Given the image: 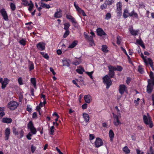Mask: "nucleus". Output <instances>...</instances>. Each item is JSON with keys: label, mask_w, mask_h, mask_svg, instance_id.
<instances>
[{"label": "nucleus", "mask_w": 154, "mask_h": 154, "mask_svg": "<svg viewBox=\"0 0 154 154\" xmlns=\"http://www.w3.org/2000/svg\"><path fill=\"white\" fill-rule=\"evenodd\" d=\"M109 72L108 75H105L103 78V83L106 85V88L108 89L111 85L112 82L110 79L113 77L115 75V72L113 66L109 65L108 66Z\"/></svg>", "instance_id": "obj_1"}, {"label": "nucleus", "mask_w": 154, "mask_h": 154, "mask_svg": "<svg viewBox=\"0 0 154 154\" xmlns=\"http://www.w3.org/2000/svg\"><path fill=\"white\" fill-rule=\"evenodd\" d=\"M114 118L113 123L117 127L119 126L121 124V122L119 119L121 118V116L120 113H118L117 115H116L113 113Z\"/></svg>", "instance_id": "obj_2"}, {"label": "nucleus", "mask_w": 154, "mask_h": 154, "mask_svg": "<svg viewBox=\"0 0 154 154\" xmlns=\"http://www.w3.org/2000/svg\"><path fill=\"white\" fill-rule=\"evenodd\" d=\"M143 121L145 123L146 125H149V127L152 128L153 127V124L149 113L147 114V116L143 115Z\"/></svg>", "instance_id": "obj_3"}, {"label": "nucleus", "mask_w": 154, "mask_h": 154, "mask_svg": "<svg viewBox=\"0 0 154 154\" xmlns=\"http://www.w3.org/2000/svg\"><path fill=\"white\" fill-rule=\"evenodd\" d=\"M28 129H29L30 132L33 134H36L37 132L36 129L35 128L33 124L32 121H29L27 124Z\"/></svg>", "instance_id": "obj_4"}, {"label": "nucleus", "mask_w": 154, "mask_h": 154, "mask_svg": "<svg viewBox=\"0 0 154 154\" xmlns=\"http://www.w3.org/2000/svg\"><path fill=\"white\" fill-rule=\"evenodd\" d=\"M148 84L147 86L146 91L148 94H150L153 89V87L154 85V84H153L152 83L150 82V79L148 80Z\"/></svg>", "instance_id": "obj_5"}, {"label": "nucleus", "mask_w": 154, "mask_h": 154, "mask_svg": "<svg viewBox=\"0 0 154 154\" xmlns=\"http://www.w3.org/2000/svg\"><path fill=\"white\" fill-rule=\"evenodd\" d=\"M74 6L78 12L80 14H82L83 16H86V14L84 11L81 9L76 4V2L74 3Z\"/></svg>", "instance_id": "obj_6"}, {"label": "nucleus", "mask_w": 154, "mask_h": 154, "mask_svg": "<svg viewBox=\"0 0 154 154\" xmlns=\"http://www.w3.org/2000/svg\"><path fill=\"white\" fill-rule=\"evenodd\" d=\"M0 13L5 20L7 21L8 20L7 14L4 8H2L1 9Z\"/></svg>", "instance_id": "obj_7"}, {"label": "nucleus", "mask_w": 154, "mask_h": 154, "mask_svg": "<svg viewBox=\"0 0 154 154\" xmlns=\"http://www.w3.org/2000/svg\"><path fill=\"white\" fill-rule=\"evenodd\" d=\"M95 144L96 147H98L103 145V143L101 139L97 138L95 142Z\"/></svg>", "instance_id": "obj_8"}, {"label": "nucleus", "mask_w": 154, "mask_h": 154, "mask_svg": "<svg viewBox=\"0 0 154 154\" xmlns=\"http://www.w3.org/2000/svg\"><path fill=\"white\" fill-rule=\"evenodd\" d=\"M36 47L39 50H43L45 49V44L44 43L39 42L37 45Z\"/></svg>", "instance_id": "obj_9"}, {"label": "nucleus", "mask_w": 154, "mask_h": 154, "mask_svg": "<svg viewBox=\"0 0 154 154\" xmlns=\"http://www.w3.org/2000/svg\"><path fill=\"white\" fill-rule=\"evenodd\" d=\"M10 129L9 128H7L5 130V140H7L10 134Z\"/></svg>", "instance_id": "obj_10"}, {"label": "nucleus", "mask_w": 154, "mask_h": 154, "mask_svg": "<svg viewBox=\"0 0 154 154\" xmlns=\"http://www.w3.org/2000/svg\"><path fill=\"white\" fill-rule=\"evenodd\" d=\"M129 30L131 33L133 35H137L139 30H135L133 29V27L131 26L129 28Z\"/></svg>", "instance_id": "obj_11"}, {"label": "nucleus", "mask_w": 154, "mask_h": 154, "mask_svg": "<svg viewBox=\"0 0 154 154\" xmlns=\"http://www.w3.org/2000/svg\"><path fill=\"white\" fill-rule=\"evenodd\" d=\"M12 120L11 119L7 117L2 118L1 122L3 123H10L12 122Z\"/></svg>", "instance_id": "obj_12"}, {"label": "nucleus", "mask_w": 154, "mask_h": 154, "mask_svg": "<svg viewBox=\"0 0 154 154\" xmlns=\"http://www.w3.org/2000/svg\"><path fill=\"white\" fill-rule=\"evenodd\" d=\"M97 35H98L102 36L103 35H106V33L103 31V30L101 28H98L97 30Z\"/></svg>", "instance_id": "obj_13"}, {"label": "nucleus", "mask_w": 154, "mask_h": 154, "mask_svg": "<svg viewBox=\"0 0 154 154\" xmlns=\"http://www.w3.org/2000/svg\"><path fill=\"white\" fill-rule=\"evenodd\" d=\"M126 87L125 85H120L119 86V92L121 95H122L124 93Z\"/></svg>", "instance_id": "obj_14"}, {"label": "nucleus", "mask_w": 154, "mask_h": 154, "mask_svg": "<svg viewBox=\"0 0 154 154\" xmlns=\"http://www.w3.org/2000/svg\"><path fill=\"white\" fill-rule=\"evenodd\" d=\"M62 11L60 9H59V11H58L57 10V12H55L54 14V17L57 18H59L61 17L62 16Z\"/></svg>", "instance_id": "obj_15"}, {"label": "nucleus", "mask_w": 154, "mask_h": 154, "mask_svg": "<svg viewBox=\"0 0 154 154\" xmlns=\"http://www.w3.org/2000/svg\"><path fill=\"white\" fill-rule=\"evenodd\" d=\"M9 81L8 79L5 78L4 79V80L2 83V89H4L6 85L8 83Z\"/></svg>", "instance_id": "obj_16"}, {"label": "nucleus", "mask_w": 154, "mask_h": 154, "mask_svg": "<svg viewBox=\"0 0 154 154\" xmlns=\"http://www.w3.org/2000/svg\"><path fill=\"white\" fill-rule=\"evenodd\" d=\"M83 117L86 122H88L89 120V117L88 115L86 113H83L82 114Z\"/></svg>", "instance_id": "obj_17"}, {"label": "nucleus", "mask_w": 154, "mask_h": 154, "mask_svg": "<svg viewBox=\"0 0 154 154\" xmlns=\"http://www.w3.org/2000/svg\"><path fill=\"white\" fill-rule=\"evenodd\" d=\"M149 77L150 78V82L151 83H152L153 84H154V74L153 72L152 71H151L149 74Z\"/></svg>", "instance_id": "obj_18"}, {"label": "nucleus", "mask_w": 154, "mask_h": 154, "mask_svg": "<svg viewBox=\"0 0 154 154\" xmlns=\"http://www.w3.org/2000/svg\"><path fill=\"white\" fill-rule=\"evenodd\" d=\"M62 62L63 63V66H69L70 65L69 63L70 61L69 60H63Z\"/></svg>", "instance_id": "obj_19"}, {"label": "nucleus", "mask_w": 154, "mask_h": 154, "mask_svg": "<svg viewBox=\"0 0 154 154\" xmlns=\"http://www.w3.org/2000/svg\"><path fill=\"white\" fill-rule=\"evenodd\" d=\"M79 68L76 69V71L79 74H82L83 73V72H85V70L81 66H79Z\"/></svg>", "instance_id": "obj_20"}, {"label": "nucleus", "mask_w": 154, "mask_h": 154, "mask_svg": "<svg viewBox=\"0 0 154 154\" xmlns=\"http://www.w3.org/2000/svg\"><path fill=\"white\" fill-rule=\"evenodd\" d=\"M114 134L112 130H110L109 131V136L111 141H112L113 140V139L114 137Z\"/></svg>", "instance_id": "obj_21"}, {"label": "nucleus", "mask_w": 154, "mask_h": 154, "mask_svg": "<svg viewBox=\"0 0 154 154\" xmlns=\"http://www.w3.org/2000/svg\"><path fill=\"white\" fill-rule=\"evenodd\" d=\"M91 98V96L88 95H85L84 96V99L86 103H89L90 102V99Z\"/></svg>", "instance_id": "obj_22"}, {"label": "nucleus", "mask_w": 154, "mask_h": 154, "mask_svg": "<svg viewBox=\"0 0 154 154\" xmlns=\"http://www.w3.org/2000/svg\"><path fill=\"white\" fill-rule=\"evenodd\" d=\"M77 41L76 40L74 41L69 46L68 48H74L77 44Z\"/></svg>", "instance_id": "obj_23"}, {"label": "nucleus", "mask_w": 154, "mask_h": 154, "mask_svg": "<svg viewBox=\"0 0 154 154\" xmlns=\"http://www.w3.org/2000/svg\"><path fill=\"white\" fill-rule=\"evenodd\" d=\"M18 105V103L14 101H11L8 105V106H17Z\"/></svg>", "instance_id": "obj_24"}, {"label": "nucleus", "mask_w": 154, "mask_h": 154, "mask_svg": "<svg viewBox=\"0 0 154 154\" xmlns=\"http://www.w3.org/2000/svg\"><path fill=\"white\" fill-rule=\"evenodd\" d=\"M130 13H128V10L127 9H125L123 14V16L124 18H126L129 16V14Z\"/></svg>", "instance_id": "obj_25"}, {"label": "nucleus", "mask_w": 154, "mask_h": 154, "mask_svg": "<svg viewBox=\"0 0 154 154\" xmlns=\"http://www.w3.org/2000/svg\"><path fill=\"white\" fill-rule=\"evenodd\" d=\"M42 1H41V5L43 8H50V6L49 5L46 4L42 2Z\"/></svg>", "instance_id": "obj_26"}, {"label": "nucleus", "mask_w": 154, "mask_h": 154, "mask_svg": "<svg viewBox=\"0 0 154 154\" xmlns=\"http://www.w3.org/2000/svg\"><path fill=\"white\" fill-rule=\"evenodd\" d=\"M129 15L130 17H132V16H134L136 18H138V17L137 14L134 12V10H133L131 13H130V14H129Z\"/></svg>", "instance_id": "obj_27"}, {"label": "nucleus", "mask_w": 154, "mask_h": 154, "mask_svg": "<svg viewBox=\"0 0 154 154\" xmlns=\"http://www.w3.org/2000/svg\"><path fill=\"white\" fill-rule=\"evenodd\" d=\"M113 67L115 71H121L123 69L122 67L120 66H117V67L115 66H113Z\"/></svg>", "instance_id": "obj_28"}, {"label": "nucleus", "mask_w": 154, "mask_h": 154, "mask_svg": "<svg viewBox=\"0 0 154 154\" xmlns=\"http://www.w3.org/2000/svg\"><path fill=\"white\" fill-rule=\"evenodd\" d=\"M148 62L149 63V64L151 67L152 68V70H154L153 62L152 60H151V59L150 58H149L148 59Z\"/></svg>", "instance_id": "obj_29"}, {"label": "nucleus", "mask_w": 154, "mask_h": 154, "mask_svg": "<svg viewBox=\"0 0 154 154\" xmlns=\"http://www.w3.org/2000/svg\"><path fill=\"white\" fill-rule=\"evenodd\" d=\"M88 40L90 41V45L91 46L94 45V40L92 36H90Z\"/></svg>", "instance_id": "obj_30"}, {"label": "nucleus", "mask_w": 154, "mask_h": 154, "mask_svg": "<svg viewBox=\"0 0 154 154\" xmlns=\"http://www.w3.org/2000/svg\"><path fill=\"white\" fill-rule=\"evenodd\" d=\"M64 29L66 30H68V29L70 25L69 23H65L64 24Z\"/></svg>", "instance_id": "obj_31"}, {"label": "nucleus", "mask_w": 154, "mask_h": 154, "mask_svg": "<svg viewBox=\"0 0 154 154\" xmlns=\"http://www.w3.org/2000/svg\"><path fill=\"white\" fill-rule=\"evenodd\" d=\"M123 151L126 154H128L130 152V150L127 146L124 147L123 149Z\"/></svg>", "instance_id": "obj_32"}, {"label": "nucleus", "mask_w": 154, "mask_h": 154, "mask_svg": "<svg viewBox=\"0 0 154 154\" xmlns=\"http://www.w3.org/2000/svg\"><path fill=\"white\" fill-rule=\"evenodd\" d=\"M4 109V107H0V111H2L1 112H0V117L1 118L2 117L5 115V113L3 112Z\"/></svg>", "instance_id": "obj_33"}, {"label": "nucleus", "mask_w": 154, "mask_h": 154, "mask_svg": "<svg viewBox=\"0 0 154 154\" xmlns=\"http://www.w3.org/2000/svg\"><path fill=\"white\" fill-rule=\"evenodd\" d=\"M31 83L33 85L34 87H35L36 85L35 79L34 78H31Z\"/></svg>", "instance_id": "obj_34"}, {"label": "nucleus", "mask_w": 154, "mask_h": 154, "mask_svg": "<svg viewBox=\"0 0 154 154\" xmlns=\"http://www.w3.org/2000/svg\"><path fill=\"white\" fill-rule=\"evenodd\" d=\"M18 131L19 132V134L20 135V137L22 138L23 136V133L24 132L23 131L22 129L20 128H19L18 129Z\"/></svg>", "instance_id": "obj_35"}, {"label": "nucleus", "mask_w": 154, "mask_h": 154, "mask_svg": "<svg viewBox=\"0 0 154 154\" xmlns=\"http://www.w3.org/2000/svg\"><path fill=\"white\" fill-rule=\"evenodd\" d=\"M41 54L44 58L47 59H49V57L47 54L42 52H41Z\"/></svg>", "instance_id": "obj_36"}, {"label": "nucleus", "mask_w": 154, "mask_h": 154, "mask_svg": "<svg viewBox=\"0 0 154 154\" xmlns=\"http://www.w3.org/2000/svg\"><path fill=\"white\" fill-rule=\"evenodd\" d=\"M114 2V0H106L105 3L107 5H110Z\"/></svg>", "instance_id": "obj_37"}, {"label": "nucleus", "mask_w": 154, "mask_h": 154, "mask_svg": "<svg viewBox=\"0 0 154 154\" xmlns=\"http://www.w3.org/2000/svg\"><path fill=\"white\" fill-rule=\"evenodd\" d=\"M107 48V46L105 45H102V50L103 52H108V50H106Z\"/></svg>", "instance_id": "obj_38"}, {"label": "nucleus", "mask_w": 154, "mask_h": 154, "mask_svg": "<svg viewBox=\"0 0 154 154\" xmlns=\"http://www.w3.org/2000/svg\"><path fill=\"white\" fill-rule=\"evenodd\" d=\"M13 132L14 134L15 135H17L19 134L18 129L17 130L15 127L13 128Z\"/></svg>", "instance_id": "obj_39"}, {"label": "nucleus", "mask_w": 154, "mask_h": 154, "mask_svg": "<svg viewBox=\"0 0 154 154\" xmlns=\"http://www.w3.org/2000/svg\"><path fill=\"white\" fill-rule=\"evenodd\" d=\"M93 72V71H91V72H85V73L88 75L91 79H93V77L92 75Z\"/></svg>", "instance_id": "obj_40"}, {"label": "nucleus", "mask_w": 154, "mask_h": 154, "mask_svg": "<svg viewBox=\"0 0 154 154\" xmlns=\"http://www.w3.org/2000/svg\"><path fill=\"white\" fill-rule=\"evenodd\" d=\"M10 5L12 10L13 11H14L16 8L15 5L13 3H11Z\"/></svg>", "instance_id": "obj_41"}, {"label": "nucleus", "mask_w": 154, "mask_h": 154, "mask_svg": "<svg viewBox=\"0 0 154 154\" xmlns=\"http://www.w3.org/2000/svg\"><path fill=\"white\" fill-rule=\"evenodd\" d=\"M19 43L21 45L23 46L26 44V41L24 39H22L19 41Z\"/></svg>", "instance_id": "obj_42"}, {"label": "nucleus", "mask_w": 154, "mask_h": 154, "mask_svg": "<svg viewBox=\"0 0 154 154\" xmlns=\"http://www.w3.org/2000/svg\"><path fill=\"white\" fill-rule=\"evenodd\" d=\"M22 1V4L25 6L29 5L28 2L27 0H21Z\"/></svg>", "instance_id": "obj_43"}, {"label": "nucleus", "mask_w": 154, "mask_h": 154, "mask_svg": "<svg viewBox=\"0 0 154 154\" xmlns=\"http://www.w3.org/2000/svg\"><path fill=\"white\" fill-rule=\"evenodd\" d=\"M136 42L137 44H139L140 46L143 43V42L140 38L139 39H137Z\"/></svg>", "instance_id": "obj_44"}, {"label": "nucleus", "mask_w": 154, "mask_h": 154, "mask_svg": "<svg viewBox=\"0 0 154 154\" xmlns=\"http://www.w3.org/2000/svg\"><path fill=\"white\" fill-rule=\"evenodd\" d=\"M138 71L141 74L143 73L144 72L143 68L141 66H139L138 67Z\"/></svg>", "instance_id": "obj_45"}, {"label": "nucleus", "mask_w": 154, "mask_h": 154, "mask_svg": "<svg viewBox=\"0 0 154 154\" xmlns=\"http://www.w3.org/2000/svg\"><path fill=\"white\" fill-rule=\"evenodd\" d=\"M69 30H66V32L63 35V37L64 38H66L69 35Z\"/></svg>", "instance_id": "obj_46"}, {"label": "nucleus", "mask_w": 154, "mask_h": 154, "mask_svg": "<svg viewBox=\"0 0 154 154\" xmlns=\"http://www.w3.org/2000/svg\"><path fill=\"white\" fill-rule=\"evenodd\" d=\"M111 14L109 13H108L106 14V15L105 19L108 20L109 19L111 18Z\"/></svg>", "instance_id": "obj_47"}, {"label": "nucleus", "mask_w": 154, "mask_h": 154, "mask_svg": "<svg viewBox=\"0 0 154 154\" xmlns=\"http://www.w3.org/2000/svg\"><path fill=\"white\" fill-rule=\"evenodd\" d=\"M146 154H154V151H153L151 147H150V150L147 151Z\"/></svg>", "instance_id": "obj_48"}, {"label": "nucleus", "mask_w": 154, "mask_h": 154, "mask_svg": "<svg viewBox=\"0 0 154 154\" xmlns=\"http://www.w3.org/2000/svg\"><path fill=\"white\" fill-rule=\"evenodd\" d=\"M121 106H115V110L117 112H120L121 110Z\"/></svg>", "instance_id": "obj_49"}, {"label": "nucleus", "mask_w": 154, "mask_h": 154, "mask_svg": "<svg viewBox=\"0 0 154 154\" xmlns=\"http://www.w3.org/2000/svg\"><path fill=\"white\" fill-rule=\"evenodd\" d=\"M121 43V37L119 36H118L117 38V43L119 45Z\"/></svg>", "instance_id": "obj_50"}, {"label": "nucleus", "mask_w": 154, "mask_h": 154, "mask_svg": "<svg viewBox=\"0 0 154 154\" xmlns=\"http://www.w3.org/2000/svg\"><path fill=\"white\" fill-rule=\"evenodd\" d=\"M107 6V5L106 3H105L104 4H103L100 6V8L102 10H103L105 9Z\"/></svg>", "instance_id": "obj_51"}, {"label": "nucleus", "mask_w": 154, "mask_h": 154, "mask_svg": "<svg viewBox=\"0 0 154 154\" xmlns=\"http://www.w3.org/2000/svg\"><path fill=\"white\" fill-rule=\"evenodd\" d=\"M141 57L143 59L144 62L145 63H146V65H148V63H147V61H146V60L145 58V57L143 54L142 53L141 54Z\"/></svg>", "instance_id": "obj_52"}, {"label": "nucleus", "mask_w": 154, "mask_h": 154, "mask_svg": "<svg viewBox=\"0 0 154 154\" xmlns=\"http://www.w3.org/2000/svg\"><path fill=\"white\" fill-rule=\"evenodd\" d=\"M122 8H117V14H122Z\"/></svg>", "instance_id": "obj_53"}, {"label": "nucleus", "mask_w": 154, "mask_h": 154, "mask_svg": "<svg viewBox=\"0 0 154 154\" xmlns=\"http://www.w3.org/2000/svg\"><path fill=\"white\" fill-rule=\"evenodd\" d=\"M50 134H53L54 132V126H52L50 128Z\"/></svg>", "instance_id": "obj_54"}, {"label": "nucleus", "mask_w": 154, "mask_h": 154, "mask_svg": "<svg viewBox=\"0 0 154 154\" xmlns=\"http://www.w3.org/2000/svg\"><path fill=\"white\" fill-rule=\"evenodd\" d=\"M33 7H34V5L33 4H30L29 7L28 8V10H29V11H31L32 10V9L33 8Z\"/></svg>", "instance_id": "obj_55"}, {"label": "nucleus", "mask_w": 154, "mask_h": 154, "mask_svg": "<svg viewBox=\"0 0 154 154\" xmlns=\"http://www.w3.org/2000/svg\"><path fill=\"white\" fill-rule=\"evenodd\" d=\"M136 151L137 153V154H143L144 152L143 151H141L138 149H137Z\"/></svg>", "instance_id": "obj_56"}, {"label": "nucleus", "mask_w": 154, "mask_h": 154, "mask_svg": "<svg viewBox=\"0 0 154 154\" xmlns=\"http://www.w3.org/2000/svg\"><path fill=\"white\" fill-rule=\"evenodd\" d=\"M36 149V147L35 146L32 145L31 147V149L32 153L34 152Z\"/></svg>", "instance_id": "obj_57"}, {"label": "nucleus", "mask_w": 154, "mask_h": 154, "mask_svg": "<svg viewBox=\"0 0 154 154\" xmlns=\"http://www.w3.org/2000/svg\"><path fill=\"white\" fill-rule=\"evenodd\" d=\"M117 8H122V4L120 2H118L117 4Z\"/></svg>", "instance_id": "obj_58"}, {"label": "nucleus", "mask_w": 154, "mask_h": 154, "mask_svg": "<svg viewBox=\"0 0 154 154\" xmlns=\"http://www.w3.org/2000/svg\"><path fill=\"white\" fill-rule=\"evenodd\" d=\"M18 83L20 85L23 84L22 79L20 77L18 79Z\"/></svg>", "instance_id": "obj_59"}, {"label": "nucleus", "mask_w": 154, "mask_h": 154, "mask_svg": "<svg viewBox=\"0 0 154 154\" xmlns=\"http://www.w3.org/2000/svg\"><path fill=\"white\" fill-rule=\"evenodd\" d=\"M32 117L33 118L36 119L37 118V114L36 112H34L32 114Z\"/></svg>", "instance_id": "obj_60"}, {"label": "nucleus", "mask_w": 154, "mask_h": 154, "mask_svg": "<svg viewBox=\"0 0 154 154\" xmlns=\"http://www.w3.org/2000/svg\"><path fill=\"white\" fill-rule=\"evenodd\" d=\"M17 106H8V108L11 110H13L16 109Z\"/></svg>", "instance_id": "obj_61"}, {"label": "nucleus", "mask_w": 154, "mask_h": 154, "mask_svg": "<svg viewBox=\"0 0 154 154\" xmlns=\"http://www.w3.org/2000/svg\"><path fill=\"white\" fill-rule=\"evenodd\" d=\"M131 81V79L129 77H127V80H126V83L128 85L130 83V82Z\"/></svg>", "instance_id": "obj_62"}, {"label": "nucleus", "mask_w": 154, "mask_h": 154, "mask_svg": "<svg viewBox=\"0 0 154 154\" xmlns=\"http://www.w3.org/2000/svg\"><path fill=\"white\" fill-rule=\"evenodd\" d=\"M66 17L67 19L70 20L73 17L70 15L66 14Z\"/></svg>", "instance_id": "obj_63"}, {"label": "nucleus", "mask_w": 154, "mask_h": 154, "mask_svg": "<svg viewBox=\"0 0 154 154\" xmlns=\"http://www.w3.org/2000/svg\"><path fill=\"white\" fill-rule=\"evenodd\" d=\"M50 71L52 72L53 74L54 75H55L56 74V73L54 72V69L52 67H50Z\"/></svg>", "instance_id": "obj_64"}]
</instances>
